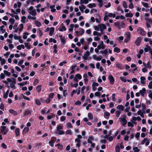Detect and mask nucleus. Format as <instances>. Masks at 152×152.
<instances>
[{
  "label": "nucleus",
  "instance_id": "obj_14",
  "mask_svg": "<svg viewBox=\"0 0 152 152\" xmlns=\"http://www.w3.org/2000/svg\"><path fill=\"white\" fill-rule=\"evenodd\" d=\"M116 108L117 109L121 111L124 110V107L123 105H119L116 107Z\"/></svg>",
  "mask_w": 152,
  "mask_h": 152
},
{
  "label": "nucleus",
  "instance_id": "obj_1",
  "mask_svg": "<svg viewBox=\"0 0 152 152\" xmlns=\"http://www.w3.org/2000/svg\"><path fill=\"white\" fill-rule=\"evenodd\" d=\"M119 120L122 125L125 126L127 124V121L125 115H123L119 118Z\"/></svg>",
  "mask_w": 152,
  "mask_h": 152
},
{
  "label": "nucleus",
  "instance_id": "obj_3",
  "mask_svg": "<svg viewBox=\"0 0 152 152\" xmlns=\"http://www.w3.org/2000/svg\"><path fill=\"white\" fill-rule=\"evenodd\" d=\"M12 82L10 83V87L12 90H14L16 88L15 86V84L16 83V79L13 77H12Z\"/></svg>",
  "mask_w": 152,
  "mask_h": 152
},
{
  "label": "nucleus",
  "instance_id": "obj_17",
  "mask_svg": "<svg viewBox=\"0 0 152 152\" xmlns=\"http://www.w3.org/2000/svg\"><path fill=\"white\" fill-rule=\"evenodd\" d=\"M99 26L100 29H106L107 28V27L106 25L103 23L99 25Z\"/></svg>",
  "mask_w": 152,
  "mask_h": 152
},
{
  "label": "nucleus",
  "instance_id": "obj_31",
  "mask_svg": "<svg viewBox=\"0 0 152 152\" xmlns=\"http://www.w3.org/2000/svg\"><path fill=\"white\" fill-rule=\"evenodd\" d=\"M114 51L117 53H118L120 51V49L117 47H115L114 49Z\"/></svg>",
  "mask_w": 152,
  "mask_h": 152
},
{
  "label": "nucleus",
  "instance_id": "obj_39",
  "mask_svg": "<svg viewBox=\"0 0 152 152\" xmlns=\"http://www.w3.org/2000/svg\"><path fill=\"white\" fill-rule=\"evenodd\" d=\"M105 48V46H103L102 45H99L97 46V48L99 50H100L101 49H104Z\"/></svg>",
  "mask_w": 152,
  "mask_h": 152
},
{
  "label": "nucleus",
  "instance_id": "obj_46",
  "mask_svg": "<svg viewBox=\"0 0 152 152\" xmlns=\"http://www.w3.org/2000/svg\"><path fill=\"white\" fill-rule=\"evenodd\" d=\"M31 113V112L29 110H26L25 111L24 115V116L27 115H29Z\"/></svg>",
  "mask_w": 152,
  "mask_h": 152
},
{
  "label": "nucleus",
  "instance_id": "obj_48",
  "mask_svg": "<svg viewBox=\"0 0 152 152\" xmlns=\"http://www.w3.org/2000/svg\"><path fill=\"white\" fill-rule=\"evenodd\" d=\"M28 130H29V128L28 127H25L23 129V133L25 134L26 133H27V132H28Z\"/></svg>",
  "mask_w": 152,
  "mask_h": 152
},
{
  "label": "nucleus",
  "instance_id": "obj_47",
  "mask_svg": "<svg viewBox=\"0 0 152 152\" xmlns=\"http://www.w3.org/2000/svg\"><path fill=\"white\" fill-rule=\"evenodd\" d=\"M50 112L49 110H48V111H47L46 110H45V109H44L43 110H42L41 111V113L42 114H44L45 113H48Z\"/></svg>",
  "mask_w": 152,
  "mask_h": 152
},
{
  "label": "nucleus",
  "instance_id": "obj_43",
  "mask_svg": "<svg viewBox=\"0 0 152 152\" xmlns=\"http://www.w3.org/2000/svg\"><path fill=\"white\" fill-rule=\"evenodd\" d=\"M110 114L109 113L107 112H105L104 113V115L105 118H107V117H109L110 115Z\"/></svg>",
  "mask_w": 152,
  "mask_h": 152
},
{
  "label": "nucleus",
  "instance_id": "obj_29",
  "mask_svg": "<svg viewBox=\"0 0 152 152\" xmlns=\"http://www.w3.org/2000/svg\"><path fill=\"white\" fill-rule=\"evenodd\" d=\"M42 98L41 99V100L43 102H45L47 103H49L50 102V101L51 100V99L50 98H47L46 100H42Z\"/></svg>",
  "mask_w": 152,
  "mask_h": 152
},
{
  "label": "nucleus",
  "instance_id": "obj_35",
  "mask_svg": "<svg viewBox=\"0 0 152 152\" xmlns=\"http://www.w3.org/2000/svg\"><path fill=\"white\" fill-rule=\"evenodd\" d=\"M15 132L16 134V136H18L20 134V130L19 129L17 128L16 129L15 131Z\"/></svg>",
  "mask_w": 152,
  "mask_h": 152
},
{
  "label": "nucleus",
  "instance_id": "obj_56",
  "mask_svg": "<svg viewBox=\"0 0 152 152\" xmlns=\"http://www.w3.org/2000/svg\"><path fill=\"white\" fill-rule=\"evenodd\" d=\"M142 111H144L146 109V107L145 105L144 104L142 103Z\"/></svg>",
  "mask_w": 152,
  "mask_h": 152
},
{
  "label": "nucleus",
  "instance_id": "obj_49",
  "mask_svg": "<svg viewBox=\"0 0 152 152\" xmlns=\"http://www.w3.org/2000/svg\"><path fill=\"white\" fill-rule=\"evenodd\" d=\"M29 43L26 42L24 43V44L26 47L28 49H30L31 48V47L29 45Z\"/></svg>",
  "mask_w": 152,
  "mask_h": 152
},
{
  "label": "nucleus",
  "instance_id": "obj_16",
  "mask_svg": "<svg viewBox=\"0 0 152 152\" xmlns=\"http://www.w3.org/2000/svg\"><path fill=\"white\" fill-rule=\"evenodd\" d=\"M55 28L54 27H51L50 28V31L49 33V35L50 36H52L54 31Z\"/></svg>",
  "mask_w": 152,
  "mask_h": 152
},
{
  "label": "nucleus",
  "instance_id": "obj_64",
  "mask_svg": "<svg viewBox=\"0 0 152 152\" xmlns=\"http://www.w3.org/2000/svg\"><path fill=\"white\" fill-rule=\"evenodd\" d=\"M54 96V94L53 93H51L49 95V97L51 99H52Z\"/></svg>",
  "mask_w": 152,
  "mask_h": 152
},
{
  "label": "nucleus",
  "instance_id": "obj_8",
  "mask_svg": "<svg viewBox=\"0 0 152 152\" xmlns=\"http://www.w3.org/2000/svg\"><path fill=\"white\" fill-rule=\"evenodd\" d=\"M119 132V131H117L115 133V134H114V135L113 137L112 136H110L109 138H108V140L109 141L111 142L113 140L114 138H115L116 137V136L117 135V134H118V133Z\"/></svg>",
  "mask_w": 152,
  "mask_h": 152
},
{
  "label": "nucleus",
  "instance_id": "obj_27",
  "mask_svg": "<svg viewBox=\"0 0 152 152\" xmlns=\"http://www.w3.org/2000/svg\"><path fill=\"white\" fill-rule=\"evenodd\" d=\"M35 24L38 27H39L41 26V23L38 21L35 20Z\"/></svg>",
  "mask_w": 152,
  "mask_h": 152
},
{
  "label": "nucleus",
  "instance_id": "obj_28",
  "mask_svg": "<svg viewBox=\"0 0 152 152\" xmlns=\"http://www.w3.org/2000/svg\"><path fill=\"white\" fill-rule=\"evenodd\" d=\"M29 14L33 16H35L37 15V12L35 10H32L29 12Z\"/></svg>",
  "mask_w": 152,
  "mask_h": 152
},
{
  "label": "nucleus",
  "instance_id": "obj_23",
  "mask_svg": "<svg viewBox=\"0 0 152 152\" xmlns=\"http://www.w3.org/2000/svg\"><path fill=\"white\" fill-rule=\"evenodd\" d=\"M66 29L64 26H63L61 28H58V30L60 31H65Z\"/></svg>",
  "mask_w": 152,
  "mask_h": 152
},
{
  "label": "nucleus",
  "instance_id": "obj_61",
  "mask_svg": "<svg viewBox=\"0 0 152 152\" xmlns=\"http://www.w3.org/2000/svg\"><path fill=\"white\" fill-rule=\"evenodd\" d=\"M148 87L149 89L152 88V81H150L149 83L148 86Z\"/></svg>",
  "mask_w": 152,
  "mask_h": 152
},
{
  "label": "nucleus",
  "instance_id": "obj_59",
  "mask_svg": "<svg viewBox=\"0 0 152 152\" xmlns=\"http://www.w3.org/2000/svg\"><path fill=\"white\" fill-rule=\"evenodd\" d=\"M142 4L143 6L146 8H147L148 7V4L147 3L142 2Z\"/></svg>",
  "mask_w": 152,
  "mask_h": 152
},
{
  "label": "nucleus",
  "instance_id": "obj_15",
  "mask_svg": "<svg viewBox=\"0 0 152 152\" xmlns=\"http://www.w3.org/2000/svg\"><path fill=\"white\" fill-rule=\"evenodd\" d=\"M146 47L144 49V51L145 52H147L148 51H149L151 50V47L148 45H146Z\"/></svg>",
  "mask_w": 152,
  "mask_h": 152
},
{
  "label": "nucleus",
  "instance_id": "obj_42",
  "mask_svg": "<svg viewBox=\"0 0 152 152\" xmlns=\"http://www.w3.org/2000/svg\"><path fill=\"white\" fill-rule=\"evenodd\" d=\"M15 19L12 18H10L9 20V21L11 24H13L15 23Z\"/></svg>",
  "mask_w": 152,
  "mask_h": 152
},
{
  "label": "nucleus",
  "instance_id": "obj_38",
  "mask_svg": "<svg viewBox=\"0 0 152 152\" xmlns=\"http://www.w3.org/2000/svg\"><path fill=\"white\" fill-rule=\"evenodd\" d=\"M121 113V111L120 110H117L115 112V114L117 117H118Z\"/></svg>",
  "mask_w": 152,
  "mask_h": 152
},
{
  "label": "nucleus",
  "instance_id": "obj_55",
  "mask_svg": "<svg viewBox=\"0 0 152 152\" xmlns=\"http://www.w3.org/2000/svg\"><path fill=\"white\" fill-rule=\"evenodd\" d=\"M75 77L79 80H80L82 78V76L80 74H77L75 75Z\"/></svg>",
  "mask_w": 152,
  "mask_h": 152
},
{
  "label": "nucleus",
  "instance_id": "obj_33",
  "mask_svg": "<svg viewBox=\"0 0 152 152\" xmlns=\"http://www.w3.org/2000/svg\"><path fill=\"white\" fill-rule=\"evenodd\" d=\"M93 35L94 36H100L101 35V34L100 33H99L96 31H94L93 32Z\"/></svg>",
  "mask_w": 152,
  "mask_h": 152
},
{
  "label": "nucleus",
  "instance_id": "obj_30",
  "mask_svg": "<svg viewBox=\"0 0 152 152\" xmlns=\"http://www.w3.org/2000/svg\"><path fill=\"white\" fill-rule=\"evenodd\" d=\"M36 1V0H28L26 1V2L27 4H29V3L31 1V4L32 5H34V2H35Z\"/></svg>",
  "mask_w": 152,
  "mask_h": 152
},
{
  "label": "nucleus",
  "instance_id": "obj_25",
  "mask_svg": "<svg viewBox=\"0 0 152 152\" xmlns=\"http://www.w3.org/2000/svg\"><path fill=\"white\" fill-rule=\"evenodd\" d=\"M133 14L132 13H126L125 16L126 17H129L130 18H132L133 16Z\"/></svg>",
  "mask_w": 152,
  "mask_h": 152
},
{
  "label": "nucleus",
  "instance_id": "obj_19",
  "mask_svg": "<svg viewBox=\"0 0 152 152\" xmlns=\"http://www.w3.org/2000/svg\"><path fill=\"white\" fill-rule=\"evenodd\" d=\"M79 8L80 11L82 12H84V10H85L86 8V7L84 5H82L81 6H79Z\"/></svg>",
  "mask_w": 152,
  "mask_h": 152
},
{
  "label": "nucleus",
  "instance_id": "obj_2",
  "mask_svg": "<svg viewBox=\"0 0 152 152\" xmlns=\"http://www.w3.org/2000/svg\"><path fill=\"white\" fill-rule=\"evenodd\" d=\"M63 129V127L62 126L58 125L56 127V131L55 133L56 134H58L59 135L63 134L64 133V132L63 130H60L61 129Z\"/></svg>",
  "mask_w": 152,
  "mask_h": 152
},
{
  "label": "nucleus",
  "instance_id": "obj_53",
  "mask_svg": "<svg viewBox=\"0 0 152 152\" xmlns=\"http://www.w3.org/2000/svg\"><path fill=\"white\" fill-rule=\"evenodd\" d=\"M36 90L38 92H39L41 91V86H38L36 88Z\"/></svg>",
  "mask_w": 152,
  "mask_h": 152
},
{
  "label": "nucleus",
  "instance_id": "obj_12",
  "mask_svg": "<svg viewBox=\"0 0 152 152\" xmlns=\"http://www.w3.org/2000/svg\"><path fill=\"white\" fill-rule=\"evenodd\" d=\"M89 55L90 53L89 51H86V53L82 57V58L84 60H87Z\"/></svg>",
  "mask_w": 152,
  "mask_h": 152
},
{
  "label": "nucleus",
  "instance_id": "obj_52",
  "mask_svg": "<svg viewBox=\"0 0 152 152\" xmlns=\"http://www.w3.org/2000/svg\"><path fill=\"white\" fill-rule=\"evenodd\" d=\"M121 80L124 82H126V77H120Z\"/></svg>",
  "mask_w": 152,
  "mask_h": 152
},
{
  "label": "nucleus",
  "instance_id": "obj_58",
  "mask_svg": "<svg viewBox=\"0 0 152 152\" xmlns=\"http://www.w3.org/2000/svg\"><path fill=\"white\" fill-rule=\"evenodd\" d=\"M19 26L20 28L19 29V30L21 32L23 28V23H21L19 25Z\"/></svg>",
  "mask_w": 152,
  "mask_h": 152
},
{
  "label": "nucleus",
  "instance_id": "obj_26",
  "mask_svg": "<svg viewBox=\"0 0 152 152\" xmlns=\"http://www.w3.org/2000/svg\"><path fill=\"white\" fill-rule=\"evenodd\" d=\"M127 125L128 126L131 127H133L134 126L133 123V122H132V121H129L128 122Z\"/></svg>",
  "mask_w": 152,
  "mask_h": 152
},
{
  "label": "nucleus",
  "instance_id": "obj_22",
  "mask_svg": "<svg viewBox=\"0 0 152 152\" xmlns=\"http://www.w3.org/2000/svg\"><path fill=\"white\" fill-rule=\"evenodd\" d=\"M108 17H110V18H114L115 17L116 15L115 13H109L108 15H107Z\"/></svg>",
  "mask_w": 152,
  "mask_h": 152
},
{
  "label": "nucleus",
  "instance_id": "obj_50",
  "mask_svg": "<svg viewBox=\"0 0 152 152\" xmlns=\"http://www.w3.org/2000/svg\"><path fill=\"white\" fill-rule=\"evenodd\" d=\"M88 116L90 120H91L93 119V115L90 113H89L88 114Z\"/></svg>",
  "mask_w": 152,
  "mask_h": 152
},
{
  "label": "nucleus",
  "instance_id": "obj_10",
  "mask_svg": "<svg viewBox=\"0 0 152 152\" xmlns=\"http://www.w3.org/2000/svg\"><path fill=\"white\" fill-rule=\"evenodd\" d=\"M109 80L110 84L113 85L114 82V79L113 77L111 75H110L108 77Z\"/></svg>",
  "mask_w": 152,
  "mask_h": 152
},
{
  "label": "nucleus",
  "instance_id": "obj_11",
  "mask_svg": "<svg viewBox=\"0 0 152 152\" xmlns=\"http://www.w3.org/2000/svg\"><path fill=\"white\" fill-rule=\"evenodd\" d=\"M82 136L80 135H77V137L75 140V142L80 143V140L82 138Z\"/></svg>",
  "mask_w": 152,
  "mask_h": 152
},
{
  "label": "nucleus",
  "instance_id": "obj_45",
  "mask_svg": "<svg viewBox=\"0 0 152 152\" xmlns=\"http://www.w3.org/2000/svg\"><path fill=\"white\" fill-rule=\"evenodd\" d=\"M4 27V25H2L0 27V30L2 32V33H4L6 31V30L3 28Z\"/></svg>",
  "mask_w": 152,
  "mask_h": 152
},
{
  "label": "nucleus",
  "instance_id": "obj_5",
  "mask_svg": "<svg viewBox=\"0 0 152 152\" xmlns=\"http://www.w3.org/2000/svg\"><path fill=\"white\" fill-rule=\"evenodd\" d=\"M56 138L54 137H51V140L49 142V144L50 146L53 147L54 146V144L56 141Z\"/></svg>",
  "mask_w": 152,
  "mask_h": 152
},
{
  "label": "nucleus",
  "instance_id": "obj_18",
  "mask_svg": "<svg viewBox=\"0 0 152 152\" xmlns=\"http://www.w3.org/2000/svg\"><path fill=\"white\" fill-rule=\"evenodd\" d=\"M55 5H53L50 7V8L51 9V11L52 12H54L56 11V9L54 8L55 7Z\"/></svg>",
  "mask_w": 152,
  "mask_h": 152
},
{
  "label": "nucleus",
  "instance_id": "obj_34",
  "mask_svg": "<svg viewBox=\"0 0 152 152\" xmlns=\"http://www.w3.org/2000/svg\"><path fill=\"white\" fill-rule=\"evenodd\" d=\"M24 35L23 36V38L24 39H26L27 38V35H29V33L27 32H25L23 33Z\"/></svg>",
  "mask_w": 152,
  "mask_h": 152
},
{
  "label": "nucleus",
  "instance_id": "obj_41",
  "mask_svg": "<svg viewBox=\"0 0 152 152\" xmlns=\"http://www.w3.org/2000/svg\"><path fill=\"white\" fill-rule=\"evenodd\" d=\"M140 133L139 132H137L135 135V137L137 138V140H139L140 139L139 137L140 136Z\"/></svg>",
  "mask_w": 152,
  "mask_h": 152
},
{
  "label": "nucleus",
  "instance_id": "obj_20",
  "mask_svg": "<svg viewBox=\"0 0 152 152\" xmlns=\"http://www.w3.org/2000/svg\"><path fill=\"white\" fill-rule=\"evenodd\" d=\"M140 83L142 84H145V77L142 76L140 77Z\"/></svg>",
  "mask_w": 152,
  "mask_h": 152
},
{
  "label": "nucleus",
  "instance_id": "obj_9",
  "mask_svg": "<svg viewBox=\"0 0 152 152\" xmlns=\"http://www.w3.org/2000/svg\"><path fill=\"white\" fill-rule=\"evenodd\" d=\"M142 38L140 37H138L135 42V43L137 46H139L142 41Z\"/></svg>",
  "mask_w": 152,
  "mask_h": 152
},
{
  "label": "nucleus",
  "instance_id": "obj_7",
  "mask_svg": "<svg viewBox=\"0 0 152 152\" xmlns=\"http://www.w3.org/2000/svg\"><path fill=\"white\" fill-rule=\"evenodd\" d=\"M131 37L130 33L129 32L126 33V37L124 41L125 43L128 42L130 39Z\"/></svg>",
  "mask_w": 152,
  "mask_h": 152
},
{
  "label": "nucleus",
  "instance_id": "obj_60",
  "mask_svg": "<svg viewBox=\"0 0 152 152\" xmlns=\"http://www.w3.org/2000/svg\"><path fill=\"white\" fill-rule=\"evenodd\" d=\"M123 6L125 8H126L127 7V3L125 1H123Z\"/></svg>",
  "mask_w": 152,
  "mask_h": 152
},
{
  "label": "nucleus",
  "instance_id": "obj_13",
  "mask_svg": "<svg viewBox=\"0 0 152 152\" xmlns=\"http://www.w3.org/2000/svg\"><path fill=\"white\" fill-rule=\"evenodd\" d=\"M146 91V90L145 88H143L142 90L140 91V94L142 96H144V94L145 93Z\"/></svg>",
  "mask_w": 152,
  "mask_h": 152
},
{
  "label": "nucleus",
  "instance_id": "obj_4",
  "mask_svg": "<svg viewBox=\"0 0 152 152\" xmlns=\"http://www.w3.org/2000/svg\"><path fill=\"white\" fill-rule=\"evenodd\" d=\"M137 31L138 32V33L143 36H145L146 34V31H145L141 27L138 28Z\"/></svg>",
  "mask_w": 152,
  "mask_h": 152
},
{
  "label": "nucleus",
  "instance_id": "obj_62",
  "mask_svg": "<svg viewBox=\"0 0 152 152\" xmlns=\"http://www.w3.org/2000/svg\"><path fill=\"white\" fill-rule=\"evenodd\" d=\"M115 151L116 152H119L120 149L118 145H117L115 148Z\"/></svg>",
  "mask_w": 152,
  "mask_h": 152
},
{
  "label": "nucleus",
  "instance_id": "obj_40",
  "mask_svg": "<svg viewBox=\"0 0 152 152\" xmlns=\"http://www.w3.org/2000/svg\"><path fill=\"white\" fill-rule=\"evenodd\" d=\"M133 150L134 151V152H138L140 151V149L137 147H133Z\"/></svg>",
  "mask_w": 152,
  "mask_h": 152
},
{
  "label": "nucleus",
  "instance_id": "obj_32",
  "mask_svg": "<svg viewBox=\"0 0 152 152\" xmlns=\"http://www.w3.org/2000/svg\"><path fill=\"white\" fill-rule=\"evenodd\" d=\"M4 74L7 77H9L11 75L10 73L7 70H4Z\"/></svg>",
  "mask_w": 152,
  "mask_h": 152
},
{
  "label": "nucleus",
  "instance_id": "obj_57",
  "mask_svg": "<svg viewBox=\"0 0 152 152\" xmlns=\"http://www.w3.org/2000/svg\"><path fill=\"white\" fill-rule=\"evenodd\" d=\"M147 140V138H145L142 140L140 144L143 145L146 141Z\"/></svg>",
  "mask_w": 152,
  "mask_h": 152
},
{
  "label": "nucleus",
  "instance_id": "obj_54",
  "mask_svg": "<svg viewBox=\"0 0 152 152\" xmlns=\"http://www.w3.org/2000/svg\"><path fill=\"white\" fill-rule=\"evenodd\" d=\"M145 20L146 21H148L151 23H152V20L148 18H145Z\"/></svg>",
  "mask_w": 152,
  "mask_h": 152
},
{
  "label": "nucleus",
  "instance_id": "obj_44",
  "mask_svg": "<svg viewBox=\"0 0 152 152\" xmlns=\"http://www.w3.org/2000/svg\"><path fill=\"white\" fill-rule=\"evenodd\" d=\"M23 60H20L18 64V65L19 66H25L24 65H21L22 64H23Z\"/></svg>",
  "mask_w": 152,
  "mask_h": 152
},
{
  "label": "nucleus",
  "instance_id": "obj_51",
  "mask_svg": "<svg viewBox=\"0 0 152 152\" xmlns=\"http://www.w3.org/2000/svg\"><path fill=\"white\" fill-rule=\"evenodd\" d=\"M100 52H101L102 54H104L105 55H107L108 53L107 49H106L102 51H101Z\"/></svg>",
  "mask_w": 152,
  "mask_h": 152
},
{
  "label": "nucleus",
  "instance_id": "obj_21",
  "mask_svg": "<svg viewBox=\"0 0 152 152\" xmlns=\"http://www.w3.org/2000/svg\"><path fill=\"white\" fill-rule=\"evenodd\" d=\"M9 112L14 115H16L17 114V113L14 110L12 109H10L9 110Z\"/></svg>",
  "mask_w": 152,
  "mask_h": 152
},
{
  "label": "nucleus",
  "instance_id": "obj_63",
  "mask_svg": "<svg viewBox=\"0 0 152 152\" xmlns=\"http://www.w3.org/2000/svg\"><path fill=\"white\" fill-rule=\"evenodd\" d=\"M38 82H39L38 80L37 79H36L34 81V82L33 83L34 86H36L38 83Z\"/></svg>",
  "mask_w": 152,
  "mask_h": 152
},
{
  "label": "nucleus",
  "instance_id": "obj_36",
  "mask_svg": "<svg viewBox=\"0 0 152 152\" xmlns=\"http://www.w3.org/2000/svg\"><path fill=\"white\" fill-rule=\"evenodd\" d=\"M148 93V96L152 100V91L151 90H149Z\"/></svg>",
  "mask_w": 152,
  "mask_h": 152
},
{
  "label": "nucleus",
  "instance_id": "obj_6",
  "mask_svg": "<svg viewBox=\"0 0 152 152\" xmlns=\"http://www.w3.org/2000/svg\"><path fill=\"white\" fill-rule=\"evenodd\" d=\"M1 132L3 133L4 135H5L7 134L8 131V129L6 128V127L4 126H1Z\"/></svg>",
  "mask_w": 152,
  "mask_h": 152
},
{
  "label": "nucleus",
  "instance_id": "obj_37",
  "mask_svg": "<svg viewBox=\"0 0 152 152\" xmlns=\"http://www.w3.org/2000/svg\"><path fill=\"white\" fill-rule=\"evenodd\" d=\"M27 84V82H22L19 83L18 85L20 86H24L26 85Z\"/></svg>",
  "mask_w": 152,
  "mask_h": 152
},
{
  "label": "nucleus",
  "instance_id": "obj_24",
  "mask_svg": "<svg viewBox=\"0 0 152 152\" xmlns=\"http://www.w3.org/2000/svg\"><path fill=\"white\" fill-rule=\"evenodd\" d=\"M88 6L89 8H91L93 7H95L96 6V5L95 3H90L88 4Z\"/></svg>",
  "mask_w": 152,
  "mask_h": 152
}]
</instances>
